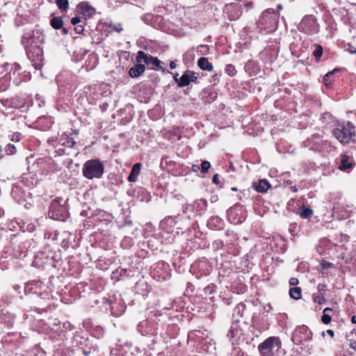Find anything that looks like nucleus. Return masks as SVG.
I'll list each match as a JSON object with an SVG mask.
<instances>
[{
  "mask_svg": "<svg viewBox=\"0 0 356 356\" xmlns=\"http://www.w3.org/2000/svg\"><path fill=\"white\" fill-rule=\"evenodd\" d=\"M338 72H339V69L335 68L332 71L329 72L324 76L323 81L327 86H329L332 83V82L333 81V76L335 74V73Z\"/></svg>",
  "mask_w": 356,
  "mask_h": 356,
  "instance_id": "21",
  "label": "nucleus"
},
{
  "mask_svg": "<svg viewBox=\"0 0 356 356\" xmlns=\"http://www.w3.org/2000/svg\"><path fill=\"white\" fill-rule=\"evenodd\" d=\"M312 338L311 330L305 325H302L296 330L293 336V340L297 343H303L309 341Z\"/></svg>",
  "mask_w": 356,
  "mask_h": 356,
  "instance_id": "8",
  "label": "nucleus"
},
{
  "mask_svg": "<svg viewBox=\"0 0 356 356\" xmlns=\"http://www.w3.org/2000/svg\"><path fill=\"white\" fill-rule=\"evenodd\" d=\"M50 24L54 29L57 30L62 28L63 22L61 17H54L50 21Z\"/></svg>",
  "mask_w": 356,
  "mask_h": 356,
  "instance_id": "23",
  "label": "nucleus"
},
{
  "mask_svg": "<svg viewBox=\"0 0 356 356\" xmlns=\"http://www.w3.org/2000/svg\"><path fill=\"white\" fill-rule=\"evenodd\" d=\"M125 307L124 305H121L119 308L115 309V307L114 305H111V312L113 316H121L124 312Z\"/></svg>",
  "mask_w": 356,
  "mask_h": 356,
  "instance_id": "26",
  "label": "nucleus"
},
{
  "mask_svg": "<svg viewBox=\"0 0 356 356\" xmlns=\"http://www.w3.org/2000/svg\"><path fill=\"white\" fill-rule=\"evenodd\" d=\"M301 291L300 287H293L290 289L289 294L294 300H299L301 298Z\"/></svg>",
  "mask_w": 356,
  "mask_h": 356,
  "instance_id": "24",
  "label": "nucleus"
},
{
  "mask_svg": "<svg viewBox=\"0 0 356 356\" xmlns=\"http://www.w3.org/2000/svg\"><path fill=\"white\" fill-rule=\"evenodd\" d=\"M17 11V17L15 19V24L17 27H19L22 24V17L20 15V8H17L16 9Z\"/></svg>",
  "mask_w": 356,
  "mask_h": 356,
  "instance_id": "33",
  "label": "nucleus"
},
{
  "mask_svg": "<svg viewBox=\"0 0 356 356\" xmlns=\"http://www.w3.org/2000/svg\"><path fill=\"white\" fill-rule=\"evenodd\" d=\"M48 143L56 147L58 145L61 146H66L67 147H73L76 144L74 140L69 136L66 134H63L59 139H54V138H49L47 140Z\"/></svg>",
  "mask_w": 356,
  "mask_h": 356,
  "instance_id": "12",
  "label": "nucleus"
},
{
  "mask_svg": "<svg viewBox=\"0 0 356 356\" xmlns=\"http://www.w3.org/2000/svg\"><path fill=\"white\" fill-rule=\"evenodd\" d=\"M136 60L138 63L143 61L147 65H154L156 66L157 70H161L163 72H165V69L160 66L161 63V60L156 57L145 54L143 51H139L138 52Z\"/></svg>",
  "mask_w": 356,
  "mask_h": 356,
  "instance_id": "10",
  "label": "nucleus"
},
{
  "mask_svg": "<svg viewBox=\"0 0 356 356\" xmlns=\"http://www.w3.org/2000/svg\"><path fill=\"white\" fill-rule=\"evenodd\" d=\"M291 190L294 193H296L298 191V188H296V186H291Z\"/></svg>",
  "mask_w": 356,
  "mask_h": 356,
  "instance_id": "60",
  "label": "nucleus"
},
{
  "mask_svg": "<svg viewBox=\"0 0 356 356\" xmlns=\"http://www.w3.org/2000/svg\"><path fill=\"white\" fill-rule=\"evenodd\" d=\"M141 163H135L131 170V172L128 177V180L131 182H134L136 181V178L140 173L141 168Z\"/></svg>",
  "mask_w": 356,
  "mask_h": 356,
  "instance_id": "19",
  "label": "nucleus"
},
{
  "mask_svg": "<svg viewBox=\"0 0 356 356\" xmlns=\"http://www.w3.org/2000/svg\"><path fill=\"white\" fill-rule=\"evenodd\" d=\"M178 76H179V74H178L177 73H176V74H175L173 75V78H174L175 81V82L177 83V85L179 86V78H178Z\"/></svg>",
  "mask_w": 356,
  "mask_h": 356,
  "instance_id": "52",
  "label": "nucleus"
},
{
  "mask_svg": "<svg viewBox=\"0 0 356 356\" xmlns=\"http://www.w3.org/2000/svg\"><path fill=\"white\" fill-rule=\"evenodd\" d=\"M42 51L39 47H34L26 51V56L31 64L35 70H40L42 66Z\"/></svg>",
  "mask_w": 356,
  "mask_h": 356,
  "instance_id": "7",
  "label": "nucleus"
},
{
  "mask_svg": "<svg viewBox=\"0 0 356 356\" xmlns=\"http://www.w3.org/2000/svg\"><path fill=\"white\" fill-rule=\"evenodd\" d=\"M26 229L29 232H33L35 229V225L34 224H33V223H30V224H29L27 225Z\"/></svg>",
  "mask_w": 356,
  "mask_h": 356,
  "instance_id": "48",
  "label": "nucleus"
},
{
  "mask_svg": "<svg viewBox=\"0 0 356 356\" xmlns=\"http://www.w3.org/2000/svg\"><path fill=\"white\" fill-rule=\"evenodd\" d=\"M21 139H22V134L19 132H16L12 135L10 140L13 143H19Z\"/></svg>",
  "mask_w": 356,
  "mask_h": 356,
  "instance_id": "37",
  "label": "nucleus"
},
{
  "mask_svg": "<svg viewBox=\"0 0 356 356\" xmlns=\"http://www.w3.org/2000/svg\"><path fill=\"white\" fill-rule=\"evenodd\" d=\"M204 99L206 102L211 103L214 102L218 97V93L211 89L206 90L204 91Z\"/></svg>",
  "mask_w": 356,
  "mask_h": 356,
  "instance_id": "20",
  "label": "nucleus"
},
{
  "mask_svg": "<svg viewBox=\"0 0 356 356\" xmlns=\"http://www.w3.org/2000/svg\"><path fill=\"white\" fill-rule=\"evenodd\" d=\"M145 70V66L143 64L138 63L129 69V74L132 78H137L142 75Z\"/></svg>",
  "mask_w": 356,
  "mask_h": 356,
  "instance_id": "15",
  "label": "nucleus"
},
{
  "mask_svg": "<svg viewBox=\"0 0 356 356\" xmlns=\"http://www.w3.org/2000/svg\"><path fill=\"white\" fill-rule=\"evenodd\" d=\"M56 152L58 155L59 156H62V155H65V154H67L66 152H65V149L64 148H62V147H59L56 150Z\"/></svg>",
  "mask_w": 356,
  "mask_h": 356,
  "instance_id": "45",
  "label": "nucleus"
},
{
  "mask_svg": "<svg viewBox=\"0 0 356 356\" xmlns=\"http://www.w3.org/2000/svg\"><path fill=\"white\" fill-rule=\"evenodd\" d=\"M19 191V187L17 186H13V190H12V192H11V194L13 195V197L16 199V200L19 202L20 201V199H17V193Z\"/></svg>",
  "mask_w": 356,
  "mask_h": 356,
  "instance_id": "42",
  "label": "nucleus"
},
{
  "mask_svg": "<svg viewBox=\"0 0 356 356\" xmlns=\"http://www.w3.org/2000/svg\"><path fill=\"white\" fill-rule=\"evenodd\" d=\"M83 22H84V19L82 20L81 18L79 17H72V19H71V23L74 26H76L79 24L82 23Z\"/></svg>",
  "mask_w": 356,
  "mask_h": 356,
  "instance_id": "41",
  "label": "nucleus"
},
{
  "mask_svg": "<svg viewBox=\"0 0 356 356\" xmlns=\"http://www.w3.org/2000/svg\"><path fill=\"white\" fill-rule=\"evenodd\" d=\"M321 136L315 134H313L309 138L304 142L305 146L309 147L311 149L322 151L327 147H330V143L327 140H323Z\"/></svg>",
  "mask_w": 356,
  "mask_h": 356,
  "instance_id": "5",
  "label": "nucleus"
},
{
  "mask_svg": "<svg viewBox=\"0 0 356 356\" xmlns=\"http://www.w3.org/2000/svg\"><path fill=\"white\" fill-rule=\"evenodd\" d=\"M282 343L279 337H270L258 346L261 356H275V353L281 348Z\"/></svg>",
  "mask_w": 356,
  "mask_h": 356,
  "instance_id": "4",
  "label": "nucleus"
},
{
  "mask_svg": "<svg viewBox=\"0 0 356 356\" xmlns=\"http://www.w3.org/2000/svg\"><path fill=\"white\" fill-rule=\"evenodd\" d=\"M61 29H62V32H63V33L64 35L67 34V33H68V30H67L66 28H65V27H63V26H62V28H61Z\"/></svg>",
  "mask_w": 356,
  "mask_h": 356,
  "instance_id": "58",
  "label": "nucleus"
},
{
  "mask_svg": "<svg viewBox=\"0 0 356 356\" xmlns=\"http://www.w3.org/2000/svg\"><path fill=\"white\" fill-rule=\"evenodd\" d=\"M5 151L8 155L15 154L17 152V146L14 144H8L5 147Z\"/></svg>",
  "mask_w": 356,
  "mask_h": 356,
  "instance_id": "30",
  "label": "nucleus"
},
{
  "mask_svg": "<svg viewBox=\"0 0 356 356\" xmlns=\"http://www.w3.org/2000/svg\"><path fill=\"white\" fill-rule=\"evenodd\" d=\"M355 165V163L352 158L343 154L340 157V162L339 165V169L341 171H350Z\"/></svg>",
  "mask_w": 356,
  "mask_h": 356,
  "instance_id": "14",
  "label": "nucleus"
},
{
  "mask_svg": "<svg viewBox=\"0 0 356 356\" xmlns=\"http://www.w3.org/2000/svg\"><path fill=\"white\" fill-rule=\"evenodd\" d=\"M14 288H15L16 290H17V289H19L20 288V286H19V285H16V286H14Z\"/></svg>",
  "mask_w": 356,
  "mask_h": 356,
  "instance_id": "63",
  "label": "nucleus"
},
{
  "mask_svg": "<svg viewBox=\"0 0 356 356\" xmlns=\"http://www.w3.org/2000/svg\"><path fill=\"white\" fill-rule=\"evenodd\" d=\"M35 103L38 107H41L44 104V101L40 100L38 95L35 96Z\"/></svg>",
  "mask_w": 356,
  "mask_h": 356,
  "instance_id": "46",
  "label": "nucleus"
},
{
  "mask_svg": "<svg viewBox=\"0 0 356 356\" xmlns=\"http://www.w3.org/2000/svg\"><path fill=\"white\" fill-rule=\"evenodd\" d=\"M109 28L111 31H116L117 33H121L123 31L122 24L120 23L118 24H110Z\"/></svg>",
  "mask_w": 356,
  "mask_h": 356,
  "instance_id": "32",
  "label": "nucleus"
},
{
  "mask_svg": "<svg viewBox=\"0 0 356 356\" xmlns=\"http://www.w3.org/2000/svg\"><path fill=\"white\" fill-rule=\"evenodd\" d=\"M213 182L216 184H219V179H218V174H215L213 177Z\"/></svg>",
  "mask_w": 356,
  "mask_h": 356,
  "instance_id": "51",
  "label": "nucleus"
},
{
  "mask_svg": "<svg viewBox=\"0 0 356 356\" xmlns=\"http://www.w3.org/2000/svg\"><path fill=\"white\" fill-rule=\"evenodd\" d=\"M313 214V210L309 207H302L300 211V216L304 219L309 218Z\"/></svg>",
  "mask_w": 356,
  "mask_h": 356,
  "instance_id": "25",
  "label": "nucleus"
},
{
  "mask_svg": "<svg viewBox=\"0 0 356 356\" xmlns=\"http://www.w3.org/2000/svg\"><path fill=\"white\" fill-rule=\"evenodd\" d=\"M216 286L213 284H209L207 286H206L204 289V293L206 294H212L213 292L216 291Z\"/></svg>",
  "mask_w": 356,
  "mask_h": 356,
  "instance_id": "35",
  "label": "nucleus"
},
{
  "mask_svg": "<svg viewBox=\"0 0 356 356\" xmlns=\"http://www.w3.org/2000/svg\"><path fill=\"white\" fill-rule=\"evenodd\" d=\"M348 340L350 341V348L356 351V339L355 340L354 339H349Z\"/></svg>",
  "mask_w": 356,
  "mask_h": 356,
  "instance_id": "44",
  "label": "nucleus"
},
{
  "mask_svg": "<svg viewBox=\"0 0 356 356\" xmlns=\"http://www.w3.org/2000/svg\"><path fill=\"white\" fill-rule=\"evenodd\" d=\"M298 29L307 34H314L318 31V25L313 15H307L303 17Z\"/></svg>",
  "mask_w": 356,
  "mask_h": 356,
  "instance_id": "6",
  "label": "nucleus"
},
{
  "mask_svg": "<svg viewBox=\"0 0 356 356\" xmlns=\"http://www.w3.org/2000/svg\"><path fill=\"white\" fill-rule=\"evenodd\" d=\"M197 65L201 70L209 72H211L213 69L212 63L206 57L200 58L197 60Z\"/></svg>",
  "mask_w": 356,
  "mask_h": 356,
  "instance_id": "17",
  "label": "nucleus"
},
{
  "mask_svg": "<svg viewBox=\"0 0 356 356\" xmlns=\"http://www.w3.org/2000/svg\"><path fill=\"white\" fill-rule=\"evenodd\" d=\"M104 172V165L99 159H90L87 161L83 166V175L88 179H100Z\"/></svg>",
  "mask_w": 356,
  "mask_h": 356,
  "instance_id": "1",
  "label": "nucleus"
},
{
  "mask_svg": "<svg viewBox=\"0 0 356 356\" xmlns=\"http://www.w3.org/2000/svg\"><path fill=\"white\" fill-rule=\"evenodd\" d=\"M197 265L200 270H202L204 275H208L211 270V266L204 260L200 261Z\"/></svg>",
  "mask_w": 356,
  "mask_h": 356,
  "instance_id": "22",
  "label": "nucleus"
},
{
  "mask_svg": "<svg viewBox=\"0 0 356 356\" xmlns=\"http://www.w3.org/2000/svg\"><path fill=\"white\" fill-rule=\"evenodd\" d=\"M20 70V65L19 64L15 65V70H14L13 74L15 76L17 71Z\"/></svg>",
  "mask_w": 356,
  "mask_h": 356,
  "instance_id": "54",
  "label": "nucleus"
},
{
  "mask_svg": "<svg viewBox=\"0 0 356 356\" xmlns=\"http://www.w3.org/2000/svg\"><path fill=\"white\" fill-rule=\"evenodd\" d=\"M351 321L353 323H356V316H353L351 318Z\"/></svg>",
  "mask_w": 356,
  "mask_h": 356,
  "instance_id": "59",
  "label": "nucleus"
},
{
  "mask_svg": "<svg viewBox=\"0 0 356 356\" xmlns=\"http://www.w3.org/2000/svg\"><path fill=\"white\" fill-rule=\"evenodd\" d=\"M327 334H328L330 337H334V331H333V330H327Z\"/></svg>",
  "mask_w": 356,
  "mask_h": 356,
  "instance_id": "55",
  "label": "nucleus"
},
{
  "mask_svg": "<svg viewBox=\"0 0 356 356\" xmlns=\"http://www.w3.org/2000/svg\"><path fill=\"white\" fill-rule=\"evenodd\" d=\"M248 6H252V2L249 3L247 4Z\"/></svg>",
  "mask_w": 356,
  "mask_h": 356,
  "instance_id": "64",
  "label": "nucleus"
},
{
  "mask_svg": "<svg viewBox=\"0 0 356 356\" xmlns=\"http://www.w3.org/2000/svg\"><path fill=\"white\" fill-rule=\"evenodd\" d=\"M317 289L319 292V294L325 295L327 289L325 284H318L317 286Z\"/></svg>",
  "mask_w": 356,
  "mask_h": 356,
  "instance_id": "39",
  "label": "nucleus"
},
{
  "mask_svg": "<svg viewBox=\"0 0 356 356\" xmlns=\"http://www.w3.org/2000/svg\"><path fill=\"white\" fill-rule=\"evenodd\" d=\"M56 3L60 10L66 11L69 8L68 0H56Z\"/></svg>",
  "mask_w": 356,
  "mask_h": 356,
  "instance_id": "27",
  "label": "nucleus"
},
{
  "mask_svg": "<svg viewBox=\"0 0 356 356\" xmlns=\"http://www.w3.org/2000/svg\"><path fill=\"white\" fill-rule=\"evenodd\" d=\"M277 8L279 10H280L282 9V6L281 4H278Z\"/></svg>",
  "mask_w": 356,
  "mask_h": 356,
  "instance_id": "62",
  "label": "nucleus"
},
{
  "mask_svg": "<svg viewBox=\"0 0 356 356\" xmlns=\"http://www.w3.org/2000/svg\"><path fill=\"white\" fill-rule=\"evenodd\" d=\"M332 309L330 307H326L323 309V314H327V312H332Z\"/></svg>",
  "mask_w": 356,
  "mask_h": 356,
  "instance_id": "57",
  "label": "nucleus"
},
{
  "mask_svg": "<svg viewBox=\"0 0 356 356\" xmlns=\"http://www.w3.org/2000/svg\"><path fill=\"white\" fill-rule=\"evenodd\" d=\"M198 205H201L202 209H205L207 207V201L204 199H201L197 202Z\"/></svg>",
  "mask_w": 356,
  "mask_h": 356,
  "instance_id": "43",
  "label": "nucleus"
},
{
  "mask_svg": "<svg viewBox=\"0 0 356 356\" xmlns=\"http://www.w3.org/2000/svg\"><path fill=\"white\" fill-rule=\"evenodd\" d=\"M86 24V21H84L83 22H82L81 24H78L76 26H75L74 27V31L76 33L78 34H81L83 33L84 31V25Z\"/></svg>",
  "mask_w": 356,
  "mask_h": 356,
  "instance_id": "38",
  "label": "nucleus"
},
{
  "mask_svg": "<svg viewBox=\"0 0 356 356\" xmlns=\"http://www.w3.org/2000/svg\"><path fill=\"white\" fill-rule=\"evenodd\" d=\"M223 12L229 20H236L242 14V7L241 5L234 3H227Z\"/></svg>",
  "mask_w": 356,
  "mask_h": 356,
  "instance_id": "9",
  "label": "nucleus"
},
{
  "mask_svg": "<svg viewBox=\"0 0 356 356\" xmlns=\"http://www.w3.org/2000/svg\"><path fill=\"white\" fill-rule=\"evenodd\" d=\"M49 216L54 220L65 221L69 217L66 200L62 197L54 200L49 209Z\"/></svg>",
  "mask_w": 356,
  "mask_h": 356,
  "instance_id": "2",
  "label": "nucleus"
},
{
  "mask_svg": "<svg viewBox=\"0 0 356 356\" xmlns=\"http://www.w3.org/2000/svg\"><path fill=\"white\" fill-rule=\"evenodd\" d=\"M187 209H188V207L186 205H184L183 206V212L186 213Z\"/></svg>",
  "mask_w": 356,
  "mask_h": 356,
  "instance_id": "61",
  "label": "nucleus"
},
{
  "mask_svg": "<svg viewBox=\"0 0 356 356\" xmlns=\"http://www.w3.org/2000/svg\"><path fill=\"white\" fill-rule=\"evenodd\" d=\"M321 321L324 324H328L331 321V316L327 314H323L321 317Z\"/></svg>",
  "mask_w": 356,
  "mask_h": 356,
  "instance_id": "40",
  "label": "nucleus"
},
{
  "mask_svg": "<svg viewBox=\"0 0 356 356\" xmlns=\"http://www.w3.org/2000/svg\"><path fill=\"white\" fill-rule=\"evenodd\" d=\"M315 47L316 49L313 52V56L317 60H318L323 54V47L320 44H316Z\"/></svg>",
  "mask_w": 356,
  "mask_h": 356,
  "instance_id": "28",
  "label": "nucleus"
},
{
  "mask_svg": "<svg viewBox=\"0 0 356 356\" xmlns=\"http://www.w3.org/2000/svg\"><path fill=\"white\" fill-rule=\"evenodd\" d=\"M176 67H177V65H176L175 61H171V62L170 63V67L171 69H175V68H176Z\"/></svg>",
  "mask_w": 356,
  "mask_h": 356,
  "instance_id": "53",
  "label": "nucleus"
},
{
  "mask_svg": "<svg viewBox=\"0 0 356 356\" xmlns=\"http://www.w3.org/2000/svg\"><path fill=\"white\" fill-rule=\"evenodd\" d=\"M76 12L84 17V21L87 18L92 17L95 14V8L89 4L88 1H81L76 6Z\"/></svg>",
  "mask_w": 356,
  "mask_h": 356,
  "instance_id": "13",
  "label": "nucleus"
},
{
  "mask_svg": "<svg viewBox=\"0 0 356 356\" xmlns=\"http://www.w3.org/2000/svg\"><path fill=\"white\" fill-rule=\"evenodd\" d=\"M348 50L350 54H356V49L351 46L350 44H348Z\"/></svg>",
  "mask_w": 356,
  "mask_h": 356,
  "instance_id": "50",
  "label": "nucleus"
},
{
  "mask_svg": "<svg viewBox=\"0 0 356 356\" xmlns=\"http://www.w3.org/2000/svg\"><path fill=\"white\" fill-rule=\"evenodd\" d=\"M298 280L296 277H291L289 280V284L291 286H296L298 284Z\"/></svg>",
  "mask_w": 356,
  "mask_h": 356,
  "instance_id": "47",
  "label": "nucleus"
},
{
  "mask_svg": "<svg viewBox=\"0 0 356 356\" xmlns=\"http://www.w3.org/2000/svg\"><path fill=\"white\" fill-rule=\"evenodd\" d=\"M270 187V185L266 179H260L257 183L254 184V189L259 193H266Z\"/></svg>",
  "mask_w": 356,
  "mask_h": 356,
  "instance_id": "16",
  "label": "nucleus"
},
{
  "mask_svg": "<svg viewBox=\"0 0 356 356\" xmlns=\"http://www.w3.org/2000/svg\"><path fill=\"white\" fill-rule=\"evenodd\" d=\"M312 300L314 302L318 303L319 305H322L325 302V298L324 297V295L322 294H313Z\"/></svg>",
  "mask_w": 356,
  "mask_h": 356,
  "instance_id": "29",
  "label": "nucleus"
},
{
  "mask_svg": "<svg viewBox=\"0 0 356 356\" xmlns=\"http://www.w3.org/2000/svg\"><path fill=\"white\" fill-rule=\"evenodd\" d=\"M200 168V166H199V165H193L192 166V170H193V171H197Z\"/></svg>",
  "mask_w": 356,
  "mask_h": 356,
  "instance_id": "56",
  "label": "nucleus"
},
{
  "mask_svg": "<svg viewBox=\"0 0 356 356\" xmlns=\"http://www.w3.org/2000/svg\"><path fill=\"white\" fill-rule=\"evenodd\" d=\"M355 127L350 122L339 124L332 133L337 140L342 144L348 143L355 134Z\"/></svg>",
  "mask_w": 356,
  "mask_h": 356,
  "instance_id": "3",
  "label": "nucleus"
},
{
  "mask_svg": "<svg viewBox=\"0 0 356 356\" xmlns=\"http://www.w3.org/2000/svg\"><path fill=\"white\" fill-rule=\"evenodd\" d=\"M200 76L199 73L187 70L179 79V87L184 88L191 83H196Z\"/></svg>",
  "mask_w": 356,
  "mask_h": 356,
  "instance_id": "11",
  "label": "nucleus"
},
{
  "mask_svg": "<svg viewBox=\"0 0 356 356\" xmlns=\"http://www.w3.org/2000/svg\"><path fill=\"white\" fill-rule=\"evenodd\" d=\"M245 308V305L244 303L241 302L239 303L234 309V316L235 314H237L238 316H241V313L244 311Z\"/></svg>",
  "mask_w": 356,
  "mask_h": 356,
  "instance_id": "31",
  "label": "nucleus"
},
{
  "mask_svg": "<svg viewBox=\"0 0 356 356\" xmlns=\"http://www.w3.org/2000/svg\"><path fill=\"white\" fill-rule=\"evenodd\" d=\"M211 167V164L207 161H203L201 163V172L202 173H206L208 172L209 169Z\"/></svg>",
  "mask_w": 356,
  "mask_h": 356,
  "instance_id": "36",
  "label": "nucleus"
},
{
  "mask_svg": "<svg viewBox=\"0 0 356 356\" xmlns=\"http://www.w3.org/2000/svg\"><path fill=\"white\" fill-rule=\"evenodd\" d=\"M225 71L227 74L231 76H233L236 74V70L234 66L232 64H229L226 66Z\"/></svg>",
  "mask_w": 356,
  "mask_h": 356,
  "instance_id": "34",
  "label": "nucleus"
},
{
  "mask_svg": "<svg viewBox=\"0 0 356 356\" xmlns=\"http://www.w3.org/2000/svg\"><path fill=\"white\" fill-rule=\"evenodd\" d=\"M321 266H322V268L324 269V268H331L333 266V264L332 263H330V262H327V261H324L321 264Z\"/></svg>",
  "mask_w": 356,
  "mask_h": 356,
  "instance_id": "49",
  "label": "nucleus"
},
{
  "mask_svg": "<svg viewBox=\"0 0 356 356\" xmlns=\"http://www.w3.org/2000/svg\"><path fill=\"white\" fill-rule=\"evenodd\" d=\"M280 14L275 13L273 8H269L263 13L261 19L262 20L266 21L267 19H272L275 22L279 17Z\"/></svg>",
  "mask_w": 356,
  "mask_h": 356,
  "instance_id": "18",
  "label": "nucleus"
}]
</instances>
